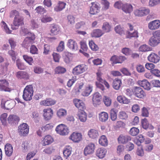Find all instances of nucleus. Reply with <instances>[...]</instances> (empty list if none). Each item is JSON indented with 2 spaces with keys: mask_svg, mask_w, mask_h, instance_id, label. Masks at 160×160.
Instances as JSON below:
<instances>
[{
  "mask_svg": "<svg viewBox=\"0 0 160 160\" xmlns=\"http://www.w3.org/2000/svg\"><path fill=\"white\" fill-rule=\"evenodd\" d=\"M111 26L107 22H104L102 27V30L104 34L109 32L111 30Z\"/></svg>",
  "mask_w": 160,
  "mask_h": 160,
  "instance_id": "obj_32",
  "label": "nucleus"
},
{
  "mask_svg": "<svg viewBox=\"0 0 160 160\" xmlns=\"http://www.w3.org/2000/svg\"><path fill=\"white\" fill-rule=\"evenodd\" d=\"M122 82L120 79L118 78H115L113 82V87L116 90H118L121 85Z\"/></svg>",
  "mask_w": 160,
  "mask_h": 160,
  "instance_id": "obj_39",
  "label": "nucleus"
},
{
  "mask_svg": "<svg viewBox=\"0 0 160 160\" xmlns=\"http://www.w3.org/2000/svg\"><path fill=\"white\" fill-rule=\"evenodd\" d=\"M53 141V139L50 135H47L45 136L42 140L43 145L45 146L51 144Z\"/></svg>",
  "mask_w": 160,
  "mask_h": 160,
  "instance_id": "obj_29",
  "label": "nucleus"
},
{
  "mask_svg": "<svg viewBox=\"0 0 160 160\" xmlns=\"http://www.w3.org/2000/svg\"><path fill=\"white\" fill-rule=\"evenodd\" d=\"M78 116L81 122H85L87 120V114L83 110L79 111L78 113Z\"/></svg>",
  "mask_w": 160,
  "mask_h": 160,
  "instance_id": "obj_34",
  "label": "nucleus"
},
{
  "mask_svg": "<svg viewBox=\"0 0 160 160\" xmlns=\"http://www.w3.org/2000/svg\"><path fill=\"white\" fill-rule=\"evenodd\" d=\"M60 28L59 26L56 25H53L51 27V32L53 35H57L60 31Z\"/></svg>",
  "mask_w": 160,
  "mask_h": 160,
  "instance_id": "obj_42",
  "label": "nucleus"
},
{
  "mask_svg": "<svg viewBox=\"0 0 160 160\" xmlns=\"http://www.w3.org/2000/svg\"><path fill=\"white\" fill-rule=\"evenodd\" d=\"M8 114L6 113H4L1 115L0 117V120L2 124L6 125L7 124V119Z\"/></svg>",
  "mask_w": 160,
  "mask_h": 160,
  "instance_id": "obj_49",
  "label": "nucleus"
},
{
  "mask_svg": "<svg viewBox=\"0 0 160 160\" xmlns=\"http://www.w3.org/2000/svg\"><path fill=\"white\" fill-rule=\"evenodd\" d=\"M122 10L126 13L129 14L133 10V7L130 3H125L123 5Z\"/></svg>",
  "mask_w": 160,
  "mask_h": 160,
  "instance_id": "obj_25",
  "label": "nucleus"
},
{
  "mask_svg": "<svg viewBox=\"0 0 160 160\" xmlns=\"http://www.w3.org/2000/svg\"><path fill=\"white\" fill-rule=\"evenodd\" d=\"M8 86V82L6 80H0V91L10 92L11 90Z\"/></svg>",
  "mask_w": 160,
  "mask_h": 160,
  "instance_id": "obj_9",
  "label": "nucleus"
},
{
  "mask_svg": "<svg viewBox=\"0 0 160 160\" xmlns=\"http://www.w3.org/2000/svg\"><path fill=\"white\" fill-rule=\"evenodd\" d=\"M43 116L46 120H48L51 119L53 115V110L50 108L44 109L43 110Z\"/></svg>",
  "mask_w": 160,
  "mask_h": 160,
  "instance_id": "obj_13",
  "label": "nucleus"
},
{
  "mask_svg": "<svg viewBox=\"0 0 160 160\" xmlns=\"http://www.w3.org/2000/svg\"><path fill=\"white\" fill-rule=\"evenodd\" d=\"M141 122L142 127L143 128L146 129L148 128L149 123L146 118L142 119Z\"/></svg>",
  "mask_w": 160,
  "mask_h": 160,
  "instance_id": "obj_60",
  "label": "nucleus"
},
{
  "mask_svg": "<svg viewBox=\"0 0 160 160\" xmlns=\"http://www.w3.org/2000/svg\"><path fill=\"white\" fill-rule=\"evenodd\" d=\"M65 48L64 42L63 41H61L57 48V51L58 52L62 51Z\"/></svg>",
  "mask_w": 160,
  "mask_h": 160,
  "instance_id": "obj_59",
  "label": "nucleus"
},
{
  "mask_svg": "<svg viewBox=\"0 0 160 160\" xmlns=\"http://www.w3.org/2000/svg\"><path fill=\"white\" fill-rule=\"evenodd\" d=\"M74 103L76 106L80 111L83 110L85 108V104L80 100L75 99L73 100Z\"/></svg>",
  "mask_w": 160,
  "mask_h": 160,
  "instance_id": "obj_22",
  "label": "nucleus"
},
{
  "mask_svg": "<svg viewBox=\"0 0 160 160\" xmlns=\"http://www.w3.org/2000/svg\"><path fill=\"white\" fill-rule=\"evenodd\" d=\"M66 71V69L62 67L58 66L55 69L56 73L62 74L65 73Z\"/></svg>",
  "mask_w": 160,
  "mask_h": 160,
  "instance_id": "obj_47",
  "label": "nucleus"
},
{
  "mask_svg": "<svg viewBox=\"0 0 160 160\" xmlns=\"http://www.w3.org/2000/svg\"><path fill=\"white\" fill-rule=\"evenodd\" d=\"M33 43L31 42L29 40V38H26L22 43V46L25 48H27L30 44H32Z\"/></svg>",
  "mask_w": 160,
  "mask_h": 160,
  "instance_id": "obj_46",
  "label": "nucleus"
},
{
  "mask_svg": "<svg viewBox=\"0 0 160 160\" xmlns=\"http://www.w3.org/2000/svg\"><path fill=\"white\" fill-rule=\"evenodd\" d=\"M107 153V150L103 148H99L96 151V155L100 159L104 158Z\"/></svg>",
  "mask_w": 160,
  "mask_h": 160,
  "instance_id": "obj_15",
  "label": "nucleus"
},
{
  "mask_svg": "<svg viewBox=\"0 0 160 160\" xmlns=\"http://www.w3.org/2000/svg\"><path fill=\"white\" fill-rule=\"evenodd\" d=\"M93 87L91 85H86L82 92V94L83 96H88L91 93L92 91Z\"/></svg>",
  "mask_w": 160,
  "mask_h": 160,
  "instance_id": "obj_21",
  "label": "nucleus"
},
{
  "mask_svg": "<svg viewBox=\"0 0 160 160\" xmlns=\"http://www.w3.org/2000/svg\"><path fill=\"white\" fill-rule=\"evenodd\" d=\"M23 19L22 17H15L13 23L14 26L18 27L22 25L23 23Z\"/></svg>",
  "mask_w": 160,
  "mask_h": 160,
  "instance_id": "obj_33",
  "label": "nucleus"
},
{
  "mask_svg": "<svg viewBox=\"0 0 160 160\" xmlns=\"http://www.w3.org/2000/svg\"><path fill=\"white\" fill-rule=\"evenodd\" d=\"M151 48L146 44H143L139 48V51L142 52L151 51Z\"/></svg>",
  "mask_w": 160,
  "mask_h": 160,
  "instance_id": "obj_43",
  "label": "nucleus"
},
{
  "mask_svg": "<svg viewBox=\"0 0 160 160\" xmlns=\"http://www.w3.org/2000/svg\"><path fill=\"white\" fill-rule=\"evenodd\" d=\"M17 78L19 79H28L29 78L28 73L24 71H20L16 73Z\"/></svg>",
  "mask_w": 160,
  "mask_h": 160,
  "instance_id": "obj_30",
  "label": "nucleus"
},
{
  "mask_svg": "<svg viewBox=\"0 0 160 160\" xmlns=\"http://www.w3.org/2000/svg\"><path fill=\"white\" fill-rule=\"evenodd\" d=\"M160 43V30L155 32L153 36L149 39L148 44L151 46L155 47Z\"/></svg>",
  "mask_w": 160,
  "mask_h": 160,
  "instance_id": "obj_2",
  "label": "nucleus"
},
{
  "mask_svg": "<svg viewBox=\"0 0 160 160\" xmlns=\"http://www.w3.org/2000/svg\"><path fill=\"white\" fill-rule=\"evenodd\" d=\"M95 144L92 142L89 143L87 145L84 149V153L86 156L92 153L95 150Z\"/></svg>",
  "mask_w": 160,
  "mask_h": 160,
  "instance_id": "obj_6",
  "label": "nucleus"
},
{
  "mask_svg": "<svg viewBox=\"0 0 160 160\" xmlns=\"http://www.w3.org/2000/svg\"><path fill=\"white\" fill-rule=\"evenodd\" d=\"M33 93V90L32 85H27L23 90L22 95L23 99L25 101H30L32 99Z\"/></svg>",
  "mask_w": 160,
  "mask_h": 160,
  "instance_id": "obj_1",
  "label": "nucleus"
},
{
  "mask_svg": "<svg viewBox=\"0 0 160 160\" xmlns=\"http://www.w3.org/2000/svg\"><path fill=\"white\" fill-rule=\"evenodd\" d=\"M102 99V96L98 92L94 93L92 95V101L94 106L100 104Z\"/></svg>",
  "mask_w": 160,
  "mask_h": 160,
  "instance_id": "obj_11",
  "label": "nucleus"
},
{
  "mask_svg": "<svg viewBox=\"0 0 160 160\" xmlns=\"http://www.w3.org/2000/svg\"><path fill=\"white\" fill-rule=\"evenodd\" d=\"M138 83L140 86L143 87L145 89L148 90L151 89L150 83L146 79L138 81Z\"/></svg>",
  "mask_w": 160,
  "mask_h": 160,
  "instance_id": "obj_19",
  "label": "nucleus"
},
{
  "mask_svg": "<svg viewBox=\"0 0 160 160\" xmlns=\"http://www.w3.org/2000/svg\"><path fill=\"white\" fill-rule=\"evenodd\" d=\"M29 131V126L26 123H23L18 127V132L20 135L25 136L28 134Z\"/></svg>",
  "mask_w": 160,
  "mask_h": 160,
  "instance_id": "obj_4",
  "label": "nucleus"
},
{
  "mask_svg": "<svg viewBox=\"0 0 160 160\" xmlns=\"http://www.w3.org/2000/svg\"><path fill=\"white\" fill-rule=\"evenodd\" d=\"M72 148L70 146H67L63 151V154L64 157L66 159L69 157L71 153Z\"/></svg>",
  "mask_w": 160,
  "mask_h": 160,
  "instance_id": "obj_38",
  "label": "nucleus"
},
{
  "mask_svg": "<svg viewBox=\"0 0 160 160\" xmlns=\"http://www.w3.org/2000/svg\"><path fill=\"white\" fill-rule=\"evenodd\" d=\"M148 59L150 62L157 63L159 61L160 57L155 53L152 52L148 56Z\"/></svg>",
  "mask_w": 160,
  "mask_h": 160,
  "instance_id": "obj_16",
  "label": "nucleus"
},
{
  "mask_svg": "<svg viewBox=\"0 0 160 160\" xmlns=\"http://www.w3.org/2000/svg\"><path fill=\"white\" fill-rule=\"evenodd\" d=\"M67 47L71 50L75 51L78 49V46L76 41L72 39H69L67 43Z\"/></svg>",
  "mask_w": 160,
  "mask_h": 160,
  "instance_id": "obj_14",
  "label": "nucleus"
},
{
  "mask_svg": "<svg viewBox=\"0 0 160 160\" xmlns=\"http://www.w3.org/2000/svg\"><path fill=\"white\" fill-rule=\"evenodd\" d=\"M131 139L129 136L121 135L118 138V141L119 143L125 144L128 141L131 140Z\"/></svg>",
  "mask_w": 160,
  "mask_h": 160,
  "instance_id": "obj_27",
  "label": "nucleus"
},
{
  "mask_svg": "<svg viewBox=\"0 0 160 160\" xmlns=\"http://www.w3.org/2000/svg\"><path fill=\"white\" fill-rule=\"evenodd\" d=\"M104 34V32L100 29H95L93 30L91 34V36L92 37L99 38Z\"/></svg>",
  "mask_w": 160,
  "mask_h": 160,
  "instance_id": "obj_28",
  "label": "nucleus"
},
{
  "mask_svg": "<svg viewBox=\"0 0 160 160\" xmlns=\"http://www.w3.org/2000/svg\"><path fill=\"white\" fill-rule=\"evenodd\" d=\"M89 12L90 14L94 15L98 13L99 11L100 7L99 4L97 2H92L91 3Z\"/></svg>",
  "mask_w": 160,
  "mask_h": 160,
  "instance_id": "obj_7",
  "label": "nucleus"
},
{
  "mask_svg": "<svg viewBox=\"0 0 160 160\" xmlns=\"http://www.w3.org/2000/svg\"><path fill=\"white\" fill-rule=\"evenodd\" d=\"M99 143L102 146H107L108 145V141L106 137L104 135L102 136L99 140Z\"/></svg>",
  "mask_w": 160,
  "mask_h": 160,
  "instance_id": "obj_40",
  "label": "nucleus"
},
{
  "mask_svg": "<svg viewBox=\"0 0 160 160\" xmlns=\"http://www.w3.org/2000/svg\"><path fill=\"white\" fill-rule=\"evenodd\" d=\"M142 16L148 15L150 12V9L145 7H142L140 8Z\"/></svg>",
  "mask_w": 160,
  "mask_h": 160,
  "instance_id": "obj_48",
  "label": "nucleus"
},
{
  "mask_svg": "<svg viewBox=\"0 0 160 160\" xmlns=\"http://www.w3.org/2000/svg\"><path fill=\"white\" fill-rule=\"evenodd\" d=\"M134 145L131 142H128L126 145V148L128 151H132L134 148Z\"/></svg>",
  "mask_w": 160,
  "mask_h": 160,
  "instance_id": "obj_64",
  "label": "nucleus"
},
{
  "mask_svg": "<svg viewBox=\"0 0 160 160\" xmlns=\"http://www.w3.org/2000/svg\"><path fill=\"white\" fill-rule=\"evenodd\" d=\"M17 65L18 68L20 70H23L25 68V66L21 62L19 59H17L16 61Z\"/></svg>",
  "mask_w": 160,
  "mask_h": 160,
  "instance_id": "obj_63",
  "label": "nucleus"
},
{
  "mask_svg": "<svg viewBox=\"0 0 160 160\" xmlns=\"http://www.w3.org/2000/svg\"><path fill=\"white\" fill-rule=\"evenodd\" d=\"M38 21V19L36 20L33 19L31 20L30 22V28L31 29H35L38 28L39 24L37 22V21Z\"/></svg>",
  "mask_w": 160,
  "mask_h": 160,
  "instance_id": "obj_45",
  "label": "nucleus"
},
{
  "mask_svg": "<svg viewBox=\"0 0 160 160\" xmlns=\"http://www.w3.org/2000/svg\"><path fill=\"white\" fill-rule=\"evenodd\" d=\"M8 121L9 123L11 125L17 124L19 121V117L16 115H11L8 118Z\"/></svg>",
  "mask_w": 160,
  "mask_h": 160,
  "instance_id": "obj_18",
  "label": "nucleus"
},
{
  "mask_svg": "<svg viewBox=\"0 0 160 160\" xmlns=\"http://www.w3.org/2000/svg\"><path fill=\"white\" fill-rule=\"evenodd\" d=\"M139 132V130L137 128L133 127L132 128L130 131L129 133L132 136H135L137 135Z\"/></svg>",
  "mask_w": 160,
  "mask_h": 160,
  "instance_id": "obj_52",
  "label": "nucleus"
},
{
  "mask_svg": "<svg viewBox=\"0 0 160 160\" xmlns=\"http://www.w3.org/2000/svg\"><path fill=\"white\" fill-rule=\"evenodd\" d=\"M66 3L63 2L59 1L58 4L54 8V10L56 12H60L65 8Z\"/></svg>",
  "mask_w": 160,
  "mask_h": 160,
  "instance_id": "obj_31",
  "label": "nucleus"
},
{
  "mask_svg": "<svg viewBox=\"0 0 160 160\" xmlns=\"http://www.w3.org/2000/svg\"><path fill=\"white\" fill-rule=\"evenodd\" d=\"M160 27V21L156 20L150 22L148 24V28L151 30L158 29Z\"/></svg>",
  "mask_w": 160,
  "mask_h": 160,
  "instance_id": "obj_17",
  "label": "nucleus"
},
{
  "mask_svg": "<svg viewBox=\"0 0 160 160\" xmlns=\"http://www.w3.org/2000/svg\"><path fill=\"white\" fill-rule=\"evenodd\" d=\"M67 111L63 108H60L57 110V115L58 118H62L66 116Z\"/></svg>",
  "mask_w": 160,
  "mask_h": 160,
  "instance_id": "obj_36",
  "label": "nucleus"
},
{
  "mask_svg": "<svg viewBox=\"0 0 160 160\" xmlns=\"http://www.w3.org/2000/svg\"><path fill=\"white\" fill-rule=\"evenodd\" d=\"M69 139L75 142H78L82 139L81 133L74 132L72 133L69 137Z\"/></svg>",
  "mask_w": 160,
  "mask_h": 160,
  "instance_id": "obj_10",
  "label": "nucleus"
},
{
  "mask_svg": "<svg viewBox=\"0 0 160 160\" xmlns=\"http://www.w3.org/2000/svg\"><path fill=\"white\" fill-rule=\"evenodd\" d=\"M4 61V59L0 54V63ZM8 64L5 62L3 65L2 64L0 66V74H3L5 73L7 70V67Z\"/></svg>",
  "mask_w": 160,
  "mask_h": 160,
  "instance_id": "obj_23",
  "label": "nucleus"
},
{
  "mask_svg": "<svg viewBox=\"0 0 160 160\" xmlns=\"http://www.w3.org/2000/svg\"><path fill=\"white\" fill-rule=\"evenodd\" d=\"M43 54L45 55H47L49 53L50 51V46L48 44H45L43 48Z\"/></svg>",
  "mask_w": 160,
  "mask_h": 160,
  "instance_id": "obj_58",
  "label": "nucleus"
},
{
  "mask_svg": "<svg viewBox=\"0 0 160 160\" xmlns=\"http://www.w3.org/2000/svg\"><path fill=\"white\" fill-rule=\"evenodd\" d=\"M89 45L90 48L92 50L96 51L98 49V47L94 42L92 41H91L89 42Z\"/></svg>",
  "mask_w": 160,
  "mask_h": 160,
  "instance_id": "obj_55",
  "label": "nucleus"
},
{
  "mask_svg": "<svg viewBox=\"0 0 160 160\" xmlns=\"http://www.w3.org/2000/svg\"><path fill=\"white\" fill-rule=\"evenodd\" d=\"M117 112L114 108L112 109L110 111V118L112 121H115L117 118Z\"/></svg>",
  "mask_w": 160,
  "mask_h": 160,
  "instance_id": "obj_44",
  "label": "nucleus"
},
{
  "mask_svg": "<svg viewBox=\"0 0 160 160\" xmlns=\"http://www.w3.org/2000/svg\"><path fill=\"white\" fill-rule=\"evenodd\" d=\"M160 4V0H149L148 6L153 7Z\"/></svg>",
  "mask_w": 160,
  "mask_h": 160,
  "instance_id": "obj_54",
  "label": "nucleus"
},
{
  "mask_svg": "<svg viewBox=\"0 0 160 160\" xmlns=\"http://www.w3.org/2000/svg\"><path fill=\"white\" fill-rule=\"evenodd\" d=\"M5 152V154L8 157H10L12 155L13 149L12 145L9 143H7L4 146Z\"/></svg>",
  "mask_w": 160,
  "mask_h": 160,
  "instance_id": "obj_20",
  "label": "nucleus"
},
{
  "mask_svg": "<svg viewBox=\"0 0 160 160\" xmlns=\"http://www.w3.org/2000/svg\"><path fill=\"white\" fill-rule=\"evenodd\" d=\"M117 99L118 101L121 103L128 104L130 102V100L123 96L120 95L118 96L117 97Z\"/></svg>",
  "mask_w": 160,
  "mask_h": 160,
  "instance_id": "obj_35",
  "label": "nucleus"
},
{
  "mask_svg": "<svg viewBox=\"0 0 160 160\" xmlns=\"http://www.w3.org/2000/svg\"><path fill=\"white\" fill-rule=\"evenodd\" d=\"M14 102L13 101H5L2 100L1 101V107L7 110H9L13 108L14 106Z\"/></svg>",
  "mask_w": 160,
  "mask_h": 160,
  "instance_id": "obj_12",
  "label": "nucleus"
},
{
  "mask_svg": "<svg viewBox=\"0 0 160 160\" xmlns=\"http://www.w3.org/2000/svg\"><path fill=\"white\" fill-rule=\"evenodd\" d=\"M99 119L101 122H105L108 119V114L105 112H102L99 114Z\"/></svg>",
  "mask_w": 160,
  "mask_h": 160,
  "instance_id": "obj_37",
  "label": "nucleus"
},
{
  "mask_svg": "<svg viewBox=\"0 0 160 160\" xmlns=\"http://www.w3.org/2000/svg\"><path fill=\"white\" fill-rule=\"evenodd\" d=\"M114 30L116 32L119 34L121 35L123 33V29L120 25H118L115 27Z\"/></svg>",
  "mask_w": 160,
  "mask_h": 160,
  "instance_id": "obj_61",
  "label": "nucleus"
},
{
  "mask_svg": "<svg viewBox=\"0 0 160 160\" xmlns=\"http://www.w3.org/2000/svg\"><path fill=\"white\" fill-rule=\"evenodd\" d=\"M55 130L57 133L62 136L68 135L69 132L67 126L62 124L58 125Z\"/></svg>",
  "mask_w": 160,
  "mask_h": 160,
  "instance_id": "obj_3",
  "label": "nucleus"
},
{
  "mask_svg": "<svg viewBox=\"0 0 160 160\" xmlns=\"http://www.w3.org/2000/svg\"><path fill=\"white\" fill-rule=\"evenodd\" d=\"M101 2L103 5L102 9L106 10L109 8L110 5L109 2L107 0H102Z\"/></svg>",
  "mask_w": 160,
  "mask_h": 160,
  "instance_id": "obj_56",
  "label": "nucleus"
},
{
  "mask_svg": "<svg viewBox=\"0 0 160 160\" xmlns=\"http://www.w3.org/2000/svg\"><path fill=\"white\" fill-rule=\"evenodd\" d=\"M86 69V67L85 65H79L76 66L73 69L72 73L75 75H78L84 72Z\"/></svg>",
  "mask_w": 160,
  "mask_h": 160,
  "instance_id": "obj_5",
  "label": "nucleus"
},
{
  "mask_svg": "<svg viewBox=\"0 0 160 160\" xmlns=\"http://www.w3.org/2000/svg\"><path fill=\"white\" fill-rule=\"evenodd\" d=\"M2 28L3 30L7 34H9L11 33L12 31L10 30L6 23L4 21H2L1 23Z\"/></svg>",
  "mask_w": 160,
  "mask_h": 160,
  "instance_id": "obj_41",
  "label": "nucleus"
},
{
  "mask_svg": "<svg viewBox=\"0 0 160 160\" xmlns=\"http://www.w3.org/2000/svg\"><path fill=\"white\" fill-rule=\"evenodd\" d=\"M103 101L107 106H110L111 103V100L110 98L108 97L104 96L103 98Z\"/></svg>",
  "mask_w": 160,
  "mask_h": 160,
  "instance_id": "obj_57",
  "label": "nucleus"
},
{
  "mask_svg": "<svg viewBox=\"0 0 160 160\" xmlns=\"http://www.w3.org/2000/svg\"><path fill=\"white\" fill-rule=\"evenodd\" d=\"M127 34L126 35L127 38H131L132 37L138 38V32L137 31L135 30L132 33H131L129 32H127Z\"/></svg>",
  "mask_w": 160,
  "mask_h": 160,
  "instance_id": "obj_50",
  "label": "nucleus"
},
{
  "mask_svg": "<svg viewBox=\"0 0 160 160\" xmlns=\"http://www.w3.org/2000/svg\"><path fill=\"white\" fill-rule=\"evenodd\" d=\"M88 134L90 138L92 139H96L99 136L98 131L93 129H91L89 130L88 132Z\"/></svg>",
  "mask_w": 160,
  "mask_h": 160,
  "instance_id": "obj_24",
  "label": "nucleus"
},
{
  "mask_svg": "<svg viewBox=\"0 0 160 160\" xmlns=\"http://www.w3.org/2000/svg\"><path fill=\"white\" fill-rule=\"evenodd\" d=\"M52 18L47 15H43L41 19L42 22L47 23L52 21Z\"/></svg>",
  "mask_w": 160,
  "mask_h": 160,
  "instance_id": "obj_53",
  "label": "nucleus"
},
{
  "mask_svg": "<svg viewBox=\"0 0 160 160\" xmlns=\"http://www.w3.org/2000/svg\"><path fill=\"white\" fill-rule=\"evenodd\" d=\"M35 10L37 13H44L46 12V10L44 8L40 6L37 7Z\"/></svg>",
  "mask_w": 160,
  "mask_h": 160,
  "instance_id": "obj_62",
  "label": "nucleus"
},
{
  "mask_svg": "<svg viewBox=\"0 0 160 160\" xmlns=\"http://www.w3.org/2000/svg\"><path fill=\"white\" fill-rule=\"evenodd\" d=\"M134 95L139 98H143L145 96V93L140 87H135L133 91Z\"/></svg>",
  "mask_w": 160,
  "mask_h": 160,
  "instance_id": "obj_8",
  "label": "nucleus"
},
{
  "mask_svg": "<svg viewBox=\"0 0 160 160\" xmlns=\"http://www.w3.org/2000/svg\"><path fill=\"white\" fill-rule=\"evenodd\" d=\"M23 59L30 65H32L33 63V59L32 57L29 56L27 55L23 56Z\"/></svg>",
  "mask_w": 160,
  "mask_h": 160,
  "instance_id": "obj_51",
  "label": "nucleus"
},
{
  "mask_svg": "<svg viewBox=\"0 0 160 160\" xmlns=\"http://www.w3.org/2000/svg\"><path fill=\"white\" fill-rule=\"evenodd\" d=\"M56 103V101L51 98L47 99L42 101L40 103V105L44 106H49L54 105Z\"/></svg>",
  "mask_w": 160,
  "mask_h": 160,
  "instance_id": "obj_26",
  "label": "nucleus"
}]
</instances>
